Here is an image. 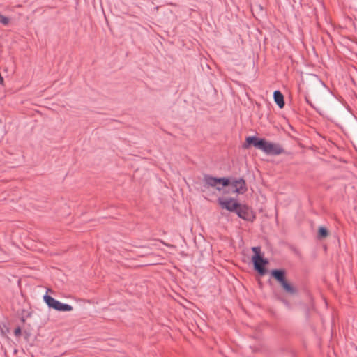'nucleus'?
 Returning <instances> with one entry per match:
<instances>
[{
	"label": "nucleus",
	"instance_id": "f257e3e1",
	"mask_svg": "<svg viewBox=\"0 0 357 357\" xmlns=\"http://www.w3.org/2000/svg\"><path fill=\"white\" fill-rule=\"evenodd\" d=\"M230 180L228 178H217L208 174L204 175L203 187L206 189L213 188L218 191H221L223 187L228 186Z\"/></svg>",
	"mask_w": 357,
	"mask_h": 357
},
{
	"label": "nucleus",
	"instance_id": "f03ea898",
	"mask_svg": "<svg viewBox=\"0 0 357 357\" xmlns=\"http://www.w3.org/2000/svg\"><path fill=\"white\" fill-rule=\"evenodd\" d=\"M271 275L281 284L284 290L290 294H295L296 289L285 280V271L282 269L271 271Z\"/></svg>",
	"mask_w": 357,
	"mask_h": 357
},
{
	"label": "nucleus",
	"instance_id": "7ed1b4c3",
	"mask_svg": "<svg viewBox=\"0 0 357 357\" xmlns=\"http://www.w3.org/2000/svg\"><path fill=\"white\" fill-rule=\"evenodd\" d=\"M257 146L259 149L268 155H276L284 151L279 144L269 142L265 139H260V142H257Z\"/></svg>",
	"mask_w": 357,
	"mask_h": 357
},
{
	"label": "nucleus",
	"instance_id": "20e7f679",
	"mask_svg": "<svg viewBox=\"0 0 357 357\" xmlns=\"http://www.w3.org/2000/svg\"><path fill=\"white\" fill-rule=\"evenodd\" d=\"M43 299L49 307L53 308L57 311L70 312L73 310V307L70 305L63 303L47 294L43 296Z\"/></svg>",
	"mask_w": 357,
	"mask_h": 357
},
{
	"label": "nucleus",
	"instance_id": "39448f33",
	"mask_svg": "<svg viewBox=\"0 0 357 357\" xmlns=\"http://www.w3.org/2000/svg\"><path fill=\"white\" fill-rule=\"evenodd\" d=\"M218 202L222 208L226 209L231 212L235 211L236 207L239 206V204L234 198L227 199L220 197L218 199Z\"/></svg>",
	"mask_w": 357,
	"mask_h": 357
},
{
	"label": "nucleus",
	"instance_id": "423d86ee",
	"mask_svg": "<svg viewBox=\"0 0 357 357\" xmlns=\"http://www.w3.org/2000/svg\"><path fill=\"white\" fill-rule=\"evenodd\" d=\"M229 185L232 187V192L236 194H244L247 191L245 181L242 178L233 179Z\"/></svg>",
	"mask_w": 357,
	"mask_h": 357
},
{
	"label": "nucleus",
	"instance_id": "0eeeda50",
	"mask_svg": "<svg viewBox=\"0 0 357 357\" xmlns=\"http://www.w3.org/2000/svg\"><path fill=\"white\" fill-rule=\"evenodd\" d=\"M252 261L254 264L255 269L261 275L266 273L264 266L268 263L266 259L263 258L261 256H253Z\"/></svg>",
	"mask_w": 357,
	"mask_h": 357
},
{
	"label": "nucleus",
	"instance_id": "6e6552de",
	"mask_svg": "<svg viewBox=\"0 0 357 357\" xmlns=\"http://www.w3.org/2000/svg\"><path fill=\"white\" fill-rule=\"evenodd\" d=\"M249 208L246 206H241L239 204V206L236 207V209L234 212L236 213L238 216L242 219L248 220L249 215Z\"/></svg>",
	"mask_w": 357,
	"mask_h": 357
},
{
	"label": "nucleus",
	"instance_id": "1a4fd4ad",
	"mask_svg": "<svg viewBox=\"0 0 357 357\" xmlns=\"http://www.w3.org/2000/svg\"><path fill=\"white\" fill-rule=\"evenodd\" d=\"M273 99L278 106L282 109L284 106V96L280 91H275L273 93Z\"/></svg>",
	"mask_w": 357,
	"mask_h": 357
},
{
	"label": "nucleus",
	"instance_id": "9d476101",
	"mask_svg": "<svg viewBox=\"0 0 357 357\" xmlns=\"http://www.w3.org/2000/svg\"><path fill=\"white\" fill-rule=\"evenodd\" d=\"M328 230L325 227H320L319 228L318 234H317V238L319 239H322V238H326L328 236Z\"/></svg>",
	"mask_w": 357,
	"mask_h": 357
},
{
	"label": "nucleus",
	"instance_id": "9b49d317",
	"mask_svg": "<svg viewBox=\"0 0 357 357\" xmlns=\"http://www.w3.org/2000/svg\"><path fill=\"white\" fill-rule=\"evenodd\" d=\"M260 139H258L255 137H248L246 138V142L248 143V144H253L254 146H255L256 148L258 149V146H257V142H260Z\"/></svg>",
	"mask_w": 357,
	"mask_h": 357
},
{
	"label": "nucleus",
	"instance_id": "f8f14e48",
	"mask_svg": "<svg viewBox=\"0 0 357 357\" xmlns=\"http://www.w3.org/2000/svg\"><path fill=\"white\" fill-rule=\"evenodd\" d=\"M10 22V18L0 13V24L7 26Z\"/></svg>",
	"mask_w": 357,
	"mask_h": 357
},
{
	"label": "nucleus",
	"instance_id": "ddd939ff",
	"mask_svg": "<svg viewBox=\"0 0 357 357\" xmlns=\"http://www.w3.org/2000/svg\"><path fill=\"white\" fill-rule=\"evenodd\" d=\"M252 250L255 253L254 256H261V248L260 247H253Z\"/></svg>",
	"mask_w": 357,
	"mask_h": 357
},
{
	"label": "nucleus",
	"instance_id": "4468645a",
	"mask_svg": "<svg viewBox=\"0 0 357 357\" xmlns=\"http://www.w3.org/2000/svg\"><path fill=\"white\" fill-rule=\"evenodd\" d=\"M14 334L16 336H19L20 335H21V328L20 327H17V328H15L14 331Z\"/></svg>",
	"mask_w": 357,
	"mask_h": 357
}]
</instances>
